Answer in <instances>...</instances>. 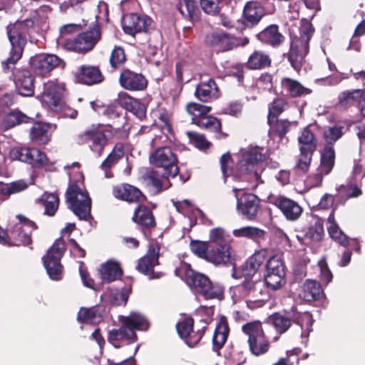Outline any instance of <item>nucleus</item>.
I'll return each instance as SVG.
<instances>
[{
    "label": "nucleus",
    "mask_w": 365,
    "mask_h": 365,
    "mask_svg": "<svg viewBox=\"0 0 365 365\" xmlns=\"http://www.w3.org/2000/svg\"><path fill=\"white\" fill-rule=\"evenodd\" d=\"M335 159L334 150L332 145H327L322 153L320 171L324 174H329L334 166Z\"/></svg>",
    "instance_id": "47"
},
{
    "label": "nucleus",
    "mask_w": 365,
    "mask_h": 365,
    "mask_svg": "<svg viewBox=\"0 0 365 365\" xmlns=\"http://www.w3.org/2000/svg\"><path fill=\"white\" fill-rule=\"evenodd\" d=\"M343 127L333 126L329 127L324 131V137L327 142V145H331L332 143L339 139L342 134Z\"/></svg>",
    "instance_id": "63"
},
{
    "label": "nucleus",
    "mask_w": 365,
    "mask_h": 365,
    "mask_svg": "<svg viewBox=\"0 0 365 365\" xmlns=\"http://www.w3.org/2000/svg\"><path fill=\"white\" fill-rule=\"evenodd\" d=\"M76 76L78 82L86 85L98 83L103 80V76L99 69L92 66H81Z\"/></svg>",
    "instance_id": "34"
},
{
    "label": "nucleus",
    "mask_w": 365,
    "mask_h": 365,
    "mask_svg": "<svg viewBox=\"0 0 365 365\" xmlns=\"http://www.w3.org/2000/svg\"><path fill=\"white\" fill-rule=\"evenodd\" d=\"M178 9L184 17L191 21L198 19L199 9L195 0H180Z\"/></svg>",
    "instance_id": "46"
},
{
    "label": "nucleus",
    "mask_w": 365,
    "mask_h": 365,
    "mask_svg": "<svg viewBox=\"0 0 365 365\" xmlns=\"http://www.w3.org/2000/svg\"><path fill=\"white\" fill-rule=\"evenodd\" d=\"M175 274L180 277L184 274L187 284L194 289L198 295L210 280L205 274L195 272L187 264H183L179 269H176Z\"/></svg>",
    "instance_id": "20"
},
{
    "label": "nucleus",
    "mask_w": 365,
    "mask_h": 365,
    "mask_svg": "<svg viewBox=\"0 0 365 365\" xmlns=\"http://www.w3.org/2000/svg\"><path fill=\"white\" fill-rule=\"evenodd\" d=\"M258 39L262 43L273 47L279 46L284 41V36L279 32L276 25L267 27L257 35Z\"/></svg>",
    "instance_id": "37"
},
{
    "label": "nucleus",
    "mask_w": 365,
    "mask_h": 365,
    "mask_svg": "<svg viewBox=\"0 0 365 365\" xmlns=\"http://www.w3.org/2000/svg\"><path fill=\"white\" fill-rule=\"evenodd\" d=\"M240 190L242 188L233 189L237 200V211L246 219L253 220L257 218L259 211L260 200L257 195L251 193H246L238 197L237 192Z\"/></svg>",
    "instance_id": "17"
},
{
    "label": "nucleus",
    "mask_w": 365,
    "mask_h": 365,
    "mask_svg": "<svg viewBox=\"0 0 365 365\" xmlns=\"http://www.w3.org/2000/svg\"><path fill=\"white\" fill-rule=\"evenodd\" d=\"M101 38V32L98 26L79 34L73 39L57 38L56 43L58 46L78 53H86L93 49Z\"/></svg>",
    "instance_id": "8"
},
{
    "label": "nucleus",
    "mask_w": 365,
    "mask_h": 365,
    "mask_svg": "<svg viewBox=\"0 0 365 365\" xmlns=\"http://www.w3.org/2000/svg\"><path fill=\"white\" fill-rule=\"evenodd\" d=\"M263 148L250 147L242 150L235 169L230 170L231 158L229 154H224L221 157V169L224 177L232 174L235 178L242 181H247L252 184V187H256L262 183L260 175L264 168V160L265 156L262 153Z\"/></svg>",
    "instance_id": "1"
},
{
    "label": "nucleus",
    "mask_w": 365,
    "mask_h": 365,
    "mask_svg": "<svg viewBox=\"0 0 365 365\" xmlns=\"http://www.w3.org/2000/svg\"><path fill=\"white\" fill-rule=\"evenodd\" d=\"M272 203L278 207L288 220H297L302 212V208L295 201L284 196L272 198Z\"/></svg>",
    "instance_id": "23"
},
{
    "label": "nucleus",
    "mask_w": 365,
    "mask_h": 365,
    "mask_svg": "<svg viewBox=\"0 0 365 365\" xmlns=\"http://www.w3.org/2000/svg\"><path fill=\"white\" fill-rule=\"evenodd\" d=\"M287 108V102L283 99H277L269 106L268 123L272 125L277 118Z\"/></svg>",
    "instance_id": "56"
},
{
    "label": "nucleus",
    "mask_w": 365,
    "mask_h": 365,
    "mask_svg": "<svg viewBox=\"0 0 365 365\" xmlns=\"http://www.w3.org/2000/svg\"><path fill=\"white\" fill-rule=\"evenodd\" d=\"M242 330L247 336L249 350L253 355L260 356L268 351L269 342L259 322L246 323Z\"/></svg>",
    "instance_id": "9"
},
{
    "label": "nucleus",
    "mask_w": 365,
    "mask_h": 365,
    "mask_svg": "<svg viewBox=\"0 0 365 365\" xmlns=\"http://www.w3.org/2000/svg\"><path fill=\"white\" fill-rule=\"evenodd\" d=\"M228 327L224 322H220L216 327L213 338V350L217 352L223 346L228 336Z\"/></svg>",
    "instance_id": "49"
},
{
    "label": "nucleus",
    "mask_w": 365,
    "mask_h": 365,
    "mask_svg": "<svg viewBox=\"0 0 365 365\" xmlns=\"http://www.w3.org/2000/svg\"><path fill=\"white\" fill-rule=\"evenodd\" d=\"M178 333L186 344L190 347L197 345L204 334L200 328L196 331L193 330V320L191 318H184L176 325Z\"/></svg>",
    "instance_id": "21"
},
{
    "label": "nucleus",
    "mask_w": 365,
    "mask_h": 365,
    "mask_svg": "<svg viewBox=\"0 0 365 365\" xmlns=\"http://www.w3.org/2000/svg\"><path fill=\"white\" fill-rule=\"evenodd\" d=\"M40 201L42 202L45 210L44 213L49 216H53L58 207V197L55 194L45 192Z\"/></svg>",
    "instance_id": "53"
},
{
    "label": "nucleus",
    "mask_w": 365,
    "mask_h": 365,
    "mask_svg": "<svg viewBox=\"0 0 365 365\" xmlns=\"http://www.w3.org/2000/svg\"><path fill=\"white\" fill-rule=\"evenodd\" d=\"M64 247V241L58 239L43 257L44 267L52 280L58 281L62 279L63 266L60 260L63 255Z\"/></svg>",
    "instance_id": "13"
},
{
    "label": "nucleus",
    "mask_w": 365,
    "mask_h": 365,
    "mask_svg": "<svg viewBox=\"0 0 365 365\" xmlns=\"http://www.w3.org/2000/svg\"><path fill=\"white\" fill-rule=\"evenodd\" d=\"M51 125L46 123L36 122L30 130V138L35 143H47L51 138Z\"/></svg>",
    "instance_id": "36"
},
{
    "label": "nucleus",
    "mask_w": 365,
    "mask_h": 365,
    "mask_svg": "<svg viewBox=\"0 0 365 365\" xmlns=\"http://www.w3.org/2000/svg\"><path fill=\"white\" fill-rule=\"evenodd\" d=\"M338 98V106L341 108H347L357 103L361 115L365 116V91H346L341 93Z\"/></svg>",
    "instance_id": "24"
},
{
    "label": "nucleus",
    "mask_w": 365,
    "mask_h": 365,
    "mask_svg": "<svg viewBox=\"0 0 365 365\" xmlns=\"http://www.w3.org/2000/svg\"><path fill=\"white\" fill-rule=\"evenodd\" d=\"M125 61L124 51L120 47H115L112 51L110 63L113 68H118L121 66Z\"/></svg>",
    "instance_id": "62"
},
{
    "label": "nucleus",
    "mask_w": 365,
    "mask_h": 365,
    "mask_svg": "<svg viewBox=\"0 0 365 365\" xmlns=\"http://www.w3.org/2000/svg\"><path fill=\"white\" fill-rule=\"evenodd\" d=\"M205 43L217 52L232 49L235 45L232 38L228 34L221 31L208 34L205 38Z\"/></svg>",
    "instance_id": "27"
},
{
    "label": "nucleus",
    "mask_w": 365,
    "mask_h": 365,
    "mask_svg": "<svg viewBox=\"0 0 365 365\" xmlns=\"http://www.w3.org/2000/svg\"><path fill=\"white\" fill-rule=\"evenodd\" d=\"M195 96L202 102H209L217 99L220 96V92L215 81L209 78L202 80L196 86Z\"/></svg>",
    "instance_id": "26"
},
{
    "label": "nucleus",
    "mask_w": 365,
    "mask_h": 365,
    "mask_svg": "<svg viewBox=\"0 0 365 365\" xmlns=\"http://www.w3.org/2000/svg\"><path fill=\"white\" fill-rule=\"evenodd\" d=\"M222 295L223 289L222 286L217 283H212L210 280H209V282L200 294V296H202L205 299L220 300Z\"/></svg>",
    "instance_id": "51"
},
{
    "label": "nucleus",
    "mask_w": 365,
    "mask_h": 365,
    "mask_svg": "<svg viewBox=\"0 0 365 365\" xmlns=\"http://www.w3.org/2000/svg\"><path fill=\"white\" fill-rule=\"evenodd\" d=\"M214 314V308L212 306H201L196 310V315L201 317V329L205 331L207 326L212 322Z\"/></svg>",
    "instance_id": "59"
},
{
    "label": "nucleus",
    "mask_w": 365,
    "mask_h": 365,
    "mask_svg": "<svg viewBox=\"0 0 365 365\" xmlns=\"http://www.w3.org/2000/svg\"><path fill=\"white\" fill-rule=\"evenodd\" d=\"M29 63L36 75L44 76L59 65L61 59L53 54L41 53L31 57Z\"/></svg>",
    "instance_id": "19"
},
{
    "label": "nucleus",
    "mask_w": 365,
    "mask_h": 365,
    "mask_svg": "<svg viewBox=\"0 0 365 365\" xmlns=\"http://www.w3.org/2000/svg\"><path fill=\"white\" fill-rule=\"evenodd\" d=\"M226 2H220L218 0L216 1L213 0H200V6L202 10L208 14H216L220 12L221 5L227 4Z\"/></svg>",
    "instance_id": "60"
},
{
    "label": "nucleus",
    "mask_w": 365,
    "mask_h": 365,
    "mask_svg": "<svg viewBox=\"0 0 365 365\" xmlns=\"http://www.w3.org/2000/svg\"><path fill=\"white\" fill-rule=\"evenodd\" d=\"M29 118L18 110H14L7 113L1 123V125L5 129H9L21 123H26Z\"/></svg>",
    "instance_id": "50"
},
{
    "label": "nucleus",
    "mask_w": 365,
    "mask_h": 365,
    "mask_svg": "<svg viewBox=\"0 0 365 365\" xmlns=\"http://www.w3.org/2000/svg\"><path fill=\"white\" fill-rule=\"evenodd\" d=\"M119 81L122 87L130 91H142L147 86V81L143 75L129 70L120 74Z\"/></svg>",
    "instance_id": "28"
},
{
    "label": "nucleus",
    "mask_w": 365,
    "mask_h": 365,
    "mask_svg": "<svg viewBox=\"0 0 365 365\" xmlns=\"http://www.w3.org/2000/svg\"><path fill=\"white\" fill-rule=\"evenodd\" d=\"M300 154L297 163V168L306 173L311 163L312 157L317 147V140L313 133L308 127L304 128L298 137Z\"/></svg>",
    "instance_id": "14"
},
{
    "label": "nucleus",
    "mask_w": 365,
    "mask_h": 365,
    "mask_svg": "<svg viewBox=\"0 0 365 365\" xmlns=\"http://www.w3.org/2000/svg\"><path fill=\"white\" fill-rule=\"evenodd\" d=\"M230 247L218 246L208 251L207 260L215 265L225 264L230 259Z\"/></svg>",
    "instance_id": "38"
},
{
    "label": "nucleus",
    "mask_w": 365,
    "mask_h": 365,
    "mask_svg": "<svg viewBox=\"0 0 365 365\" xmlns=\"http://www.w3.org/2000/svg\"><path fill=\"white\" fill-rule=\"evenodd\" d=\"M270 63L271 59L267 53L257 51L250 55L247 66L251 69H262L269 66Z\"/></svg>",
    "instance_id": "48"
},
{
    "label": "nucleus",
    "mask_w": 365,
    "mask_h": 365,
    "mask_svg": "<svg viewBox=\"0 0 365 365\" xmlns=\"http://www.w3.org/2000/svg\"><path fill=\"white\" fill-rule=\"evenodd\" d=\"M267 257V250H261L255 252L242 267V274L245 279L255 277L259 268L266 260Z\"/></svg>",
    "instance_id": "25"
},
{
    "label": "nucleus",
    "mask_w": 365,
    "mask_h": 365,
    "mask_svg": "<svg viewBox=\"0 0 365 365\" xmlns=\"http://www.w3.org/2000/svg\"><path fill=\"white\" fill-rule=\"evenodd\" d=\"M145 179L148 185H150L155 192H158L163 189H167L170 187V184L166 179L163 180L159 178L156 171L150 170L147 173Z\"/></svg>",
    "instance_id": "54"
},
{
    "label": "nucleus",
    "mask_w": 365,
    "mask_h": 365,
    "mask_svg": "<svg viewBox=\"0 0 365 365\" xmlns=\"http://www.w3.org/2000/svg\"><path fill=\"white\" fill-rule=\"evenodd\" d=\"M14 82L19 94L31 96L34 93V77L29 71L16 69L13 72Z\"/></svg>",
    "instance_id": "22"
},
{
    "label": "nucleus",
    "mask_w": 365,
    "mask_h": 365,
    "mask_svg": "<svg viewBox=\"0 0 365 365\" xmlns=\"http://www.w3.org/2000/svg\"><path fill=\"white\" fill-rule=\"evenodd\" d=\"M113 193L116 198L128 202H141L145 198L140 190L128 184L114 187Z\"/></svg>",
    "instance_id": "32"
},
{
    "label": "nucleus",
    "mask_w": 365,
    "mask_h": 365,
    "mask_svg": "<svg viewBox=\"0 0 365 365\" xmlns=\"http://www.w3.org/2000/svg\"><path fill=\"white\" fill-rule=\"evenodd\" d=\"M186 109L192 116V120L194 124L214 132L220 130V120L215 117L207 115L211 110L210 107L197 103H189Z\"/></svg>",
    "instance_id": "15"
},
{
    "label": "nucleus",
    "mask_w": 365,
    "mask_h": 365,
    "mask_svg": "<svg viewBox=\"0 0 365 365\" xmlns=\"http://www.w3.org/2000/svg\"><path fill=\"white\" fill-rule=\"evenodd\" d=\"M314 33V29L309 23H306L300 28V36L295 38L291 43L289 61L294 70L299 71L306 55L309 51V41Z\"/></svg>",
    "instance_id": "6"
},
{
    "label": "nucleus",
    "mask_w": 365,
    "mask_h": 365,
    "mask_svg": "<svg viewBox=\"0 0 365 365\" xmlns=\"http://www.w3.org/2000/svg\"><path fill=\"white\" fill-rule=\"evenodd\" d=\"M264 14V9L258 2L250 1L244 8L243 24L245 26L252 27L259 22Z\"/></svg>",
    "instance_id": "30"
},
{
    "label": "nucleus",
    "mask_w": 365,
    "mask_h": 365,
    "mask_svg": "<svg viewBox=\"0 0 365 365\" xmlns=\"http://www.w3.org/2000/svg\"><path fill=\"white\" fill-rule=\"evenodd\" d=\"M187 135L191 143H192L196 148L202 150L209 147L210 143L205 139L203 135L195 132H187Z\"/></svg>",
    "instance_id": "61"
},
{
    "label": "nucleus",
    "mask_w": 365,
    "mask_h": 365,
    "mask_svg": "<svg viewBox=\"0 0 365 365\" xmlns=\"http://www.w3.org/2000/svg\"><path fill=\"white\" fill-rule=\"evenodd\" d=\"M123 29L125 33L134 36L137 33L149 32L153 29L152 19L145 15L129 14L123 18Z\"/></svg>",
    "instance_id": "18"
},
{
    "label": "nucleus",
    "mask_w": 365,
    "mask_h": 365,
    "mask_svg": "<svg viewBox=\"0 0 365 365\" xmlns=\"http://www.w3.org/2000/svg\"><path fill=\"white\" fill-rule=\"evenodd\" d=\"M99 273L103 281L110 282L118 279L121 276L122 271L118 263L108 261L101 266Z\"/></svg>",
    "instance_id": "39"
},
{
    "label": "nucleus",
    "mask_w": 365,
    "mask_h": 365,
    "mask_svg": "<svg viewBox=\"0 0 365 365\" xmlns=\"http://www.w3.org/2000/svg\"><path fill=\"white\" fill-rule=\"evenodd\" d=\"M210 242L217 246H229L227 242L230 241V235L222 227H215L210 231Z\"/></svg>",
    "instance_id": "55"
},
{
    "label": "nucleus",
    "mask_w": 365,
    "mask_h": 365,
    "mask_svg": "<svg viewBox=\"0 0 365 365\" xmlns=\"http://www.w3.org/2000/svg\"><path fill=\"white\" fill-rule=\"evenodd\" d=\"M289 316L300 327L302 337H307L313 324L312 314L309 312H299L296 308H292L289 311Z\"/></svg>",
    "instance_id": "31"
},
{
    "label": "nucleus",
    "mask_w": 365,
    "mask_h": 365,
    "mask_svg": "<svg viewBox=\"0 0 365 365\" xmlns=\"http://www.w3.org/2000/svg\"><path fill=\"white\" fill-rule=\"evenodd\" d=\"M324 235L323 222L321 219L314 218L304 230V237L310 242H319Z\"/></svg>",
    "instance_id": "43"
},
{
    "label": "nucleus",
    "mask_w": 365,
    "mask_h": 365,
    "mask_svg": "<svg viewBox=\"0 0 365 365\" xmlns=\"http://www.w3.org/2000/svg\"><path fill=\"white\" fill-rule=\"evenodd\" d=\"M68 207L80 220H86L91 216V199L87 190L76 185H71L66 192Z\"/></svg>",
    "instance_id": "7"
},
{
    "label": "nucleus",
    "mask_w": 365,
    "mask_h": 365,
    "mask_svg": "<svg viewBox=\"0 0 365 365\" xmlns=\"http://www.w3.org/2000/svg\"><path fill=\"white\" fill-rule=\"evenodd\" d=\"M133 220L135 222L145 228L155 226L154 217L152 212L143 206H138L135 209Z\"/></svg>",
    "instance_id": "42"
},
{
    "label": "nucleus",
    "mask_w": 365,
    "mask_h": 365,
    "mask_svg": "<svg viewBox=\"0 0 365 365\" xmlns=\"http://www.w3.org/2000/svg\"><path fill=\"white\" fill-rule=\"evenodd\" d=\"M28 157L29 159L26 163L34 167L44 166L48 161L46 155L37 148H29Z\"/></svg>",
    "instance_id": "57"
},
{
    "label": "nucleus",
    "mask_w": 365,
    "mask_h": 365,
    "mask_svg": "<svg viewBox=\"0 0 365 365\" xmlns=\"http://www.w3.org/2000/svg\"><path fill=\"white\" fill-rule=\"evenodd\" d=\"M292 318L289 316V312H286V315L275 314L272 317V323L277 331L283 334L289 328L291 325Z\"/></svg>",
    "instance_id": "58"
},
{
    "label": "nucleus",
    "mask_w": 365,
    "mask_h": 365,
    "mask_svg": "<svg viewBox=\"0 0 365 365\" xmlns=\"http://www.w3.org/2000/svg\"><path fill=\"white\" fill-rule=\"evenodd\" d=\"M111 133L101 125H92L84 131L78 134L76 141L78 144H84L88 142L91 150L98 155L103 152Z\"/></svg>",
    "instance_id": "10"
},
{
    "label": "nucleus",
    "mask_w": 365,
    "mask_h": 365,
    "mask_svg": "<svg viewBox=\"0 0 365 365\" xmlns=\"http://www.w3.org/2000/svg\"><path fill=\"white\" fill-rule=\"evenodd\" d=\"M282 92L290 97H300L311 93V90L303 86L297 80L290 78H283L281 81Z\"/></svg>",
    "instance_id": "35"
},
{
    "label": "nucleus",
    "mask_w": 365,
    "mask_h": 365,
    "mask_svg": "<svg viewBox=\"0 0 365 365\" xmlns=\"http://www.w3.org/2000/svg\"><path fill=\"white\" fill-rule=\"evenodd\" d=\"M27 187L28 184L23 180L14 181L9 184L0 182V197L19 192Z\"/></svg>",
    "instance_id": "52"
},
{
    "label": "nucleus",
    "mask_w": 365,
    "mask_h": 365,
    "mask_svg": "<svg viewBox=\"0 0 365 365\" xmlns=\"http://www.w3.org/2000/svg\"><path fill=\"white\" fill-rule=\"evenodd\" d=\"M160 244L155 241L150 243L148 250L145 256L138 260L136 267L137 270L148 276L149 279L160 278L159 273L155 274L153 271L154 267L158 264Z\"/></svg>",
    "instance_id": "16"
},
{
    "label": "nucleus",
    "mask_w": 365,
    "mask_h": 365,
    "mask_svg": "<svg viewBox=\"0 0 365 365\" xmlns=\"http://www.w3.org/2000/svg\"><path fill=\"white\" fill-rule=\"evenodd\" d=\"M123 325L116 329H113L108 333V341L115 348L120 347L118 341H123L126 344L133 343L137 340L135 330L145 331L149 327L147 319L138 312H131L129 316L124 317Z\"/></svg>",
    "instance_id": "3"
},
{
    "label": "nucleus",
    "mask_w": 365,
    "mask_h": 365,
    "mask_svg": "<svg viewBox=\"0 0 365 365\" xmlns=\"http://www.w3.org/2000/svg\"><path fill=\"white\" fill-rule=\"evenodd\" d=\"M64 86L54 81H48L43 84V90L38 96L43 106L55 113H63L66 117L75 118L77 110L68 107L63 99Z\"/></svg>",
    "instance_id": "4"
},
{
    "label": "nucleus",
    "mask_w": 365,
    "mask_h": 365,
    "mask_svg": "<svg viewBox=\"0 0 365 365\" xmlns=\"http://www.w3.org/2000/svg\"><path fill=\"white\" fill-rule=\"evenodd\" d=\"M338 191L340 194H344L347 198L356 197L362 193L361 189L352 183H349L347 185H341Z\"/></svg>",
    "instance_id": "64"
},
{
    "label": "nucleus",
    "mask_w": 365,
    "mask_h": 365,
    "mask_svg": "<svg viewBox=\"0 0 365 365\" xmlns=\"http://www.w3.org/2000/svg\"><path fill=\"white\" fill-rule=\"evenodd\" d=\"M235 294H238V297L244 299L247 307L251 309L262 307L267 297L264 283L259 279V277L255 279H245L242 284L236 288Z\"/></svg>",
    "instance_id": "5"
},
{
    "label": "nucleus",
    "mask_w": 365,
    "mask_h": 365,
    "mask_svg": "<svg viewBox=\"0 0 365 365\" xmlns=\"http://www.w3.org/2000/svg\"><path fill=\"white\" fill-rule=\"evenodd\" d=\"M232 235L237 238H247L257 240L264 238L265 231L253 226H245L232 230Z\"/></svg>",
    "instance_id": "41"
},
{
    "label": "nucleus",
    "mask_w": 365,
    "mask_h": 365,
    "mask_svg": "<svg viewBox=\"0 0 365 365\" xmlns=\"http://www.w3.org/2000/svg\"><path fill=\"white\" fill-rule=\"evenodd\" d=\"M149 161L153 166L163 168L167 177H175L178 173L177 157L168 146L160 147L151 152Z\"/></svg>",
    "instance_id": "12"
},
{
    "label": "nucleus",
    "mask_w": 365,
    "mask_h": 365,
    "mask_svg": "<svg viewBox=\"0 0 365 365\" xmlns=\"http://www.w3.org/2000/svg\"><path fill=\"white\" fill-rule=\"evenodd\" d=\"M117 101L119 105L133 113L138 118L143 119L145 116L144 105L138 100L130 96L127 93H119Z\"/></svg>",
    "instance_id": "29"
},
{
    "label": "nucleus",
    "mask_w": 365,
    "mask_h": 365,
    "mask_svg": "<svg viewBox=\"0 0 365 365\" xmlns=\"http://www.w3.org/2000/svg\"><path fill=\"white\" fill-rule=\"evenodd\" d=\"M124 155L123 146L122 145H116L111 153L102 163L101 168L105 171V177L111 178L112 175L108 170L115 165Z\"/></svg>",
    "instance_id": "44"
},
{
    "label": "nucleus",
    "mask_w": 365,
    "mask_h": 365,
    "mask_svg": "<svg viewBox=\"0 0 365 365\" xmlns=\"http://www.w3.org/2000/svg\"><path fill=\"white\" fill-rule=\"evenodd\" d=\"M327 230L330 237L344 247H347L349 242L347 236L339 228L336 222L333 212H331L327 219Z\"/></svg>",
    "instance_id": "40"
},
{
    "label": "nucleus",
    "mask_w": 365,
    "mask_h": 365,
    "mask_svg": "<svg viewBox=\"0 0 365 365\" xmlns=\"http://www.w3.org/2000/svg\"><path fill=\"white\" fill-rule=\"evenodd\" d=\"M19 222L16 224L8 234V237L13 241L9 242L5 237V233L0 228V243L9 245H26L31 242V235L36 227L32 221L19 216Z\"/></svg>",
    "instance_id": "11"
},
{
    "label": "nucleus",
    "mask_w": 365,
    "mask_h": 365,
    "mask_svg": "<svg viewBox=\"0 0 365 365\" xmlns=\"http://www.w3.org/2000/svg\"><path fill=\"white\" fill-rule=\"evenodd\" d=\"M102 314L98 307L91 308H81L78 314V321L79 322L96 324L102 320Z\"/></svg>",
    "instance_id": "45"
},
{
    "label": "nucleus",
    "mask_w": 365,
    "mask_h": 365,
    "mask_svg": "<svg viewBox=\"0 0 365 365\" xmlns=\"http://www.w3.org/2000/svg\"><path fill=\"white\" fill-rule=\"evenodd\" d=\"M321 285L315 280L307 279L299 289V297L306 302L317 300L322 295Z\"/></svg>",
    "instance_id": "33"
},
{
    "label": "nucleus",
    "mask_w": 365,
    "mask_h": 365,
    "mask_svg": "<svg viewBox=\"0 0 365 365\" xmlns=\"http://www.w3.org/2000/svg\"><path fill=\"white\" fill-rule=\"evenodd\" d=\"M38 24V14L33 11L29 18L17 20L7 26V35L11 49L10 56L1 62L5 72L13 71L16 62L21 58L24 46L27 42V35Z\"/></svg>",
    "instance_id": "2"
}]
</instances>
